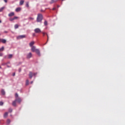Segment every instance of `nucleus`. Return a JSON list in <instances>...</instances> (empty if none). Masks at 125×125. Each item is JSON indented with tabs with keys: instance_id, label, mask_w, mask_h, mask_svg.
<instances>
[{
	"instance_id": "obj_1",
	"label": "nucleus",
	"mask_w": 125,
	"mask_h": 125,
	"mask_svg": "<svg viewBox=\"0 0 125 125\" xmlns=\"http://www.w3.org/2000/svg\"><path fill=\"white\" fill-rule=\"evenodd\" d=\"M16 102L20 104L22 102V99L19 97L18 94H15V100L12 102V105L16 107Z\"/></svg>"
},
{
	"instance_id": "obj_2",
	"label": "nucleus",
	"mask_w": 125,
	"mask_h": 125,
	"mask_svg": "<svg viewBox=\"0 0 125 125\" xmlns=\"http://www.w3.org/2000/svg\"><path fill=\"white\" fill-rule=\"evenodd\" d=\"M42 15L38 14L37 18V22H42Z\"/></svg>"
},
{
	"instance_id": "obj_3",
	"label": "nucleus",
	"mask_w": 125,
	"mask_h": 125,
	"mask_svg": "<svg viewBox=\"0 0 125 125\" xmlns=\"http://www.w3.org/2000/svg\"><path fill=\"white\" fill-rule=\"evenodd\" d=\"M34 32L36 34H41L42 33V30L39 28H37L34 29Z\"/></svg>"
},
{
	"instance_id": "obj_4",
	"label": "nucleus",
	"mask_w": 125,
	"mask_h": 125,
	"mask_svg": "<svg viewBox=\"0 0 125 125\" xmlns=\"http://www.w3.org/2000/svg\"><path fill=\"white\" fill-rule=\"evenodd\" d=\"M38 49H36V47H35V46H33L31 47V51H32V52H35L36 50H37Z\"/></svg>"
},
{
	"instance_id": "obj_5",
	"label": "nucleus",
	"mask_w": 125,
	"mask_h": 125,
	"mask_svg": "<svg viewBox=\"0 0 125 125\" xmlns=\"http://www.w3.org/2000/svg\"><path fill=\"white\" fill-rule=\"evenodd\" d=\"M35 52H36L37 54H38L39 56H41V53L40 52V50L37 49V50H36Z\"/></svg>"
},
{
	"instance_id": "obj_6",
	"label": "nucleus",
	"mask_w": 125,
	"mask_h": 125,
	"mask_svg": "<svg viewBox=\"0 0 125 125\" xmlns=\"http://www.w3.org/2000/svg\"><path fill=\"white\" fill-rule=\"evenodd\" d=\"M24 38H26V36L25 35H20L18 37V39H24Z\"/></svg>"
},
{
	"instance_id": "obj_7",
	"label": "nucleus",
	"mask_w": 125,
	"mask_h": 125,
	"mask_svg": "<svg viewBox=\"0 0 125 125\" xmlns=\"http://www.w3.org/2000/svg\"><path fill=\"white\" fill-rule=\"evenodd\" d=\"M27 58H31V57H32V53H29V54H28L26 56Z\"/></svg>"
},
{
	"instance_id": "obj_8",
	"label": "nucleus",
	"mask_w": 125,
	"mask_h": 125,
	"mask_svg": "<svg viewBox=\"0 0 125 125\" xmlns=\"http://www.w3.org/2000/svg\"><path fill=\"white\" fill-rule=\"evenodd\" d=\"M33 74L32 72H29V77L30 79H32V78H33Z\"/></svg>"
},
{
	"instance_id": "obj_9",
	"label": "nucleus",
	"mask_w": 125,
	"mask_h": 125,
	"mask_svg": "<svg viewBox=\"0 0 125 125\" xmlns=\"http://www.w3.org/2000/svg\"><path fill=\"white\" fill-rule=\"evenodd\" d=\"M8 116V112H7L4 114L3 117L5 118H7Z\"/></svg>"
},
{
	"instance_id": "obj_10",
	"label": "nucleus",
	"mask_w": 125,
	"mask_h": 125,
	"mask_svg": "<svg viewBox=\"0 0 125 125\" xmlns=\"http://www.w3.org/2000/svg\"><path fill=\"white\" fill-rule=\"evenodd\" d=\"M9 17H12V16H14V12H11L8 14Z\"/></svg>"
},
{
	"instance_id": "obj_11",
	"label": "nucleus",
	"mask_w": 125,
	"mask_h": 125,
	"mask_svg": "<svg viewBox=\"0 0 125 125\" xmlns=\"http://www.w3.org/2000/svg\"><path fill=\"white\" fill-rule=\"evenodd\" d=\"M57 0H51V1L50 2V3L51 4L52 3H54V2H57Z\"/></svg>"
},
{
	"instance_id": "obj_12",
	"label": "nucleus",
	"mask_w": 125,
	"mask_h": 125,
	"mask_svg": "<svg viewBox=\"0 0 125 125\" xmlns=\"http://www.w3.org/2000/svg\"><path fill=\"white\" fill-rule=\"evenodd\" d=\"M34 44H35V42H31L30 43H29V45L31 47H32L33 45H34Z\"/></svg>"
},
{
	"instance_id": "obj_13",
	"label": "nucleus",
	"mask_w": 125,
	"mask_h": 125,
	"mask_svg": "<svg viewBox=\"0 0 125 125\" xmlns=\"http://www.w3.org/2000/svg\"><path fill=\"white\" fill-rule=\"evenodd\" d=\"M21 10V8L18 7L16 9V12H19Z\"/></svg>"
},
{
	"instance_id": "obj_14",
	"label": "nucleus",
	"mask_w": 125,
	"mask_h": 125,
	"mask_svg": "<svg viewBox=\"0 0 125 125\" xmlns=\"http://www.w3.org/2000/svg\"><path fill=\"white\" fill-rule=\"evenodd\" d=\"M1 42H2V43H5L6 42V40L5 39H1Z\"/></svg>"
},
{
	"instance_id": "obj_15",
	"label": "nucleus",
	"mask_w": 125,
	"mask_h": 125,
	"mask_svg": "<svg viewBox=\"0 0 125 125\" xmlns=\"http://www.w3.org/2000/svg\"><path fill=\"white\" fill-rule=\"evenodd\" d=\"M23 4H24V0H21L20 2V5H23Z\"/></svg>"
},
{
	"instance_id": "obj_16",
	"label": "nucleus",
	"mask_w": 125,
	"mask_h": 125,
	"mask_svg": "<svg viewBox=\"0 0 125 125\" xmlns=\"http://www.w3.org/2000/svg\"><path fill=\"white\" fill-rule=\"evenodd\" d=\"M13 57V55L12 54H9L8 55V58L9 59H10L11 58H12V57Z\"/></svg>"
},
{
	"instance_id": "obj_17",
	"label": "nucleus",
	"mask_w": 125,
	"mask_h": 125,
	"mask_svg": "<svg viewBox=\"0 0 125 125\" xmlns=\"http://www.w3.org/2000/svg\"><path fill=\"white\" fill-rule=\"evenodd\" d=\"M1 93L2 94V95H4V94H5V92L4 91V90L2 89L1 90Z\"/></svg>"
},
{
	"instance_id": "obj_18",
	"label": "nucleus",
	"mask_w": 125,
	"mask_h": 125,
	"mask_svg": "<svg viewBox=\"0 0 125 125\" xmlns=\"http://www.w3.org/2000/svg\"><path fill=\"white\" fill-rule=\"evenodd\" d=\"M5 8V7H2L0 8V12H2V11H3V10Z\"/></svg>"
},
{
	"instance_id": "obj_19",
	"label": "nucleus",
	"mask_w": 125,
	"mask_h": 125,
	"mask_svg": "<svg viewBox=\"0 0 125 125\" xmlns=\"http://www.w3.org/2000/svg\"><path fill=\"white\" fill-rule=\"evenodd\" d=\"M11 121L10 120V119H7V125H9V124H10Z\"/></svg>"
},
{
	"instance_id": "obj_20",
	"label": "nucleus",
	"mask_w": 125,
	"mask_h": 125,
	"mask_svg": "<svg viewBox=\"0 0 125 125\" xmlns=\"http://www.w3.org/2000/svg\"><path fill=\"white\" fill-rule=\"evenodd\" d=\"M25 84H26V85H29V80H26Z\"/></svg>"
},
{
	"instance_id": "obj_21",
	"label": "nucleus",
	"mask_w": 125,
	"mask_h": 125,
	"mask_svg": "<svg viewBox=\"0 0 125 125\" xmlns=\"http://www.w3.org/2000/svg\"><path fill=\"white\" fill-rule=\"evenodd\" d=\"M14 27H15V29H18L19 26L18 25V24H15Z\"/></svg>"
},
{
	"instance_id": "obj_22",
	"label": "nucleus",
	"mask_w": 125,
	"mask_h": 125,
	"mask_svg": "<svg viewBox=\"0 0 125 125\" xmlns=\"http://www.w3.org/2000/svg\"><path fill=\"white\" fill-rule=\"evenodd\" d=\"M25 6L27 8L29 7V2H26V5H25Z\"/></svg>"
},
{
	"instance_id": "obj_23",
	"label": "nucleus",
	"mask_w": 125,
	"mask_h": 125,
	"mask_svg": "<svg viewBox=\"0 0 125 125\" xmlns=\"http://www.w3.org/2000/svg\"><path fill=\"white\" fill-rule=\"evenodd\" d=\"M4 49V47L2 46L1 48H0V51H3Z\"/></svg>"
},
{
	"instance_id": "obj_24",
	"label": "nucleus",
	"mask_w": 125,
	"mask_h": 125,
	"mask_svg": "<svg viewBox=\"0 0 125 125\" xmlns=\"http://www.w3.org/2000/svg\"><path fill=\"white\" fill-rule=\"evenodd\" d=\"M44 25H45V26H47V21H45L44 22Z\"/></svg>"
},
{
	"instance_id": "obj_25",
	"label": "nucleus",
	"mask_w": 125,
	"mask_h": 125,
	"mask_svg": "<svg viewBox=\"0 0 125 125\" xmlns=\"http://www.w3.org/2000/svg\"><path fill=\"white\" fill-rule=\"evenodd\" d=\"M2 105H3V102H0V106H2Z\"/></svg>"
},
{
	"instance_id": "obj_26",
	"label": "nucleus",
	"mask_w": 125,
	"mask_h": 125,
	"mask_svg": "<svg viewBox=\"0 0 125 125\" xmlns=\"http://www.w3.org/2000/svg\"><path fill=\"white\" fill-rule=\"evenodd\" d=\"M9 112L10 113H11V112H12V108H9Z\"/></svg>"
},
{
	"instance_id": "obj_27",
	"label": "nucleus",
	"mask_w": 125,
	"mask_h": 125,
	"mask_svg": "<svg viewBox=\"0 0 125 125\" xmlns=\"http://www.w3.org/2000/svg\"><path fill=\"white\" fill-rule=\"evenodd\" d=\"M33 76H34V77H36V76H37L38 73H33Z\"/></svg>"
},
{
	"instance_id": "obj_28",
	"label": "nucleus",
	"mask_w": 125,
	"mask_h": 125,
	"mask_svg": "<svg viewBox=\"0 0 125 125\" xmlns=\"http://www.w3.org/2000/svg\"><path fill=\"white\" fill-rule=\"evenodd\" d=\"M13 18H14V20H16V19H18V17H14Z\"/></svg>"
},
{
	"instance_id": "obj_29",
	"label": "nucleus",
	"mask_w": 125,
	"mask_h": 125,
	"mask_svg": "<svg viewBox=\"0 0 125 125\" xmlns=\"http://www.w3.org/2000/svg\"><path fill=\"white\" fill-rule=\"evenodd\" d=\"M32 37H36V33H32Z\"/></svg>"
},
{
	"instance_id": "obj_30",
	"label": "nucleus",
	"mask_w": 125,
	"mask_h": 125,
	"mask_svg": "<svg viewBox=\"0 0 125 125\" xmlns=\"http://www.w3.org/2000/svg\"><path fill=\"white\" fill-rule=\"evenodd\" d=\"M13 20H14V19L13 18L10 19V21H13Z\"/></svg>"
},
{
	"instance_id": "obj_31",
	"label": "nucleus",
	"mask_w": 125,
	"mask_h": 125,
	"mask_svg": "<svg viewBox=\"0 0 125 125\" xmlns=\"http://www.w3.org/2000/svg\"><path fill=\"white\" fill-rule=\"evenodd\" d=\"M29 19H30V20H34V18L32 17H30Z\"/></svg>"
},
{
	"instance_id": "obj_32",
	"label": "nucleus",
	"mask_w": 125,
	"mask_h": 125,
	"mask_svg": "<svg viewBox=\"0 0 125 125\" xmlns=\"http://www.w3.org/2000/svg\"><path fill=\"white\" fill-rule=\"evenodd\" d=\"M42 34L43 37H44L45 35H46V33H45L44 32H42Z\"/></svg>"
},
{
	"instance_id": "obj_33",
	"label": "nucleus",
	"mask_w": 125,
	"mask_h": 125,
	"mask_svg": "<svg viewBox=\"0 0 125 125\" xmlns=\"http://www.w3.org/2000/svg\"><path fill=\"white\" fill-rule=\"evenodd\" d=\"M46 35H47V42H48V35H47V34H46Z\"/></svg>"
},
{
	"instance_id": "obj_34",
	"label": "nucleus",
	"mask_w": 125,
	"mask_h": 125,
	"mask_svg": "<svg viewBox=\"0 0 125 125\" xmlns=\"http://www.w3.org/2000/svg\"><path fill=\"white\" fill-rule=\"evenodd\" d=\"M55 9H56V8H53L52 9L53 10H55Z\"/></svg>"
},
{
	"instance_id": "obj_35",
	"label": "nucleus",
	"mask_w": 125,
	"mask_h": 125,
	"mask_svg": "<svg viewBox=\"0 0 125 125\" xmlns=\"http://www.w3.org/2000/svg\"><path fill=\"white\" fill-rule=\"evenodd\" d=\"M0 56H2V53H0Z\"/></svg>"
},
{
	"instance_id": "obj_36",
	"label": "nucleus",
	"mask_w": 125,
	"mask_h": 125,
	"mask_svg": "<svg viewBox=\"0 0 125 125\" xmlns=\"http://www.w3.org/2000/svg\"><path fill=\"white\" fill-rule=\"evenodd\" d=\"M4 1L5 2H7V0H4Z\"/></svg>"
},
{
	"instance_id": "obj_37",
	"label": "nucleus",
	"mask_w": 125,
	"mask_h": 125,
	"mask_svg": "<svg viewBox=\"0 0 125 125\" xmlns=\"http://www.w3.org/2000/svg\"><path fill=\"white\" fill-rule=\"evenodd\" d=\"M13 77H14V76H15V73H14L13 74Z\"/></svg>"
},
{
	"instance_id": "obj_38",
	"label": "nucleus",
	"mask_w": 125,
	"mask_h": 125,
	"mask_svg": "<svg viewBox=\"0 0 125 125\" xmlns=\"http://www.w3.org/2000/svg\"><path fill=\"white\" fill-rule=\"evenodd\" d=\"M0 42H1V39H0Z\"/></svg>"
},
{
	"instance_id": "obj_39",
	"label": "nucleus",
	"mask_w": 125,
	"mask_h": 125,
	"mask_svg": "<svg viewBox=\"0 0 125 125\" xmlns=\"http://www.w3.org/2000/svg\"><path fill=\"white\" fill-rule=\"evenodd\" d=\"M4 33H7V31H4Z\"/></svg>"
},
{
	"instance_id": "obj_40",
	"label": "nucleus",
	"mask_w": 125,
	"mask_h": 125,
	"mask_svg": "<svg viewBox=\"0 0 125 125\" xmlns=\"http://www.w3.org/2000/svg\"><path fill=\"white\" fill-rule=\"evenodd\" d=\"M33 83V81L31 82V83Z\"/></svg>"
},
{
	"instance_id": "obj_41",
	"label": "nucleus",
	"mask_w": 125,
	"mask_h": 125,
	"mask_svg": "<svg viewBox=\"0 0 125 125\" xmlns=\"http://www.w3.org/2000/svg\"><path fill=\"white\" fill-rule=\"evenodd\" d=\"M0 23H1V20H0Z\"/></svg>"
},
{
	"instance_id": "obj_42",
	"label": "nucleus",
	"mask_w": 125,
	"mask_h": 125,
	"mask_svg": "<svg viewBox=\"0 0 125 125\" xmlns=\"http://www.w3.org/2000/svg\"><path fill=\"white\" fill-rule=\"evenodd\" d=\"M0 69H1V66H0Z\"/></svg>"
},
{
	"instance_id": "obj_43",
	"label": "nucleus",
	"mask_w": 125,
	"mask_h": 125,
	"mask_svg": "<svg viewBox=\"0 0 125 125\" xmlns=\"http://www.w3.org/2000/svg\"><path fill=\"white\" fill-rule=\"evenodd\" d=\"M19 72H21V70H19Z\"/></svg>"
},
{
	"instance_id": "obj_44",
	"label": "nucleus",
	"mask_w": 125,
	"mask_h": 125,
	"mask_svg": "<svg viewBox=\"0 0 125 125\" xmlns=\"http://www.w3.org/2000/svg\"><path fill=\"white\" fill-rule=\"evenodd\" d=\"M58 0V1L59 0Z\"/></svg>"
}]
</instances>
